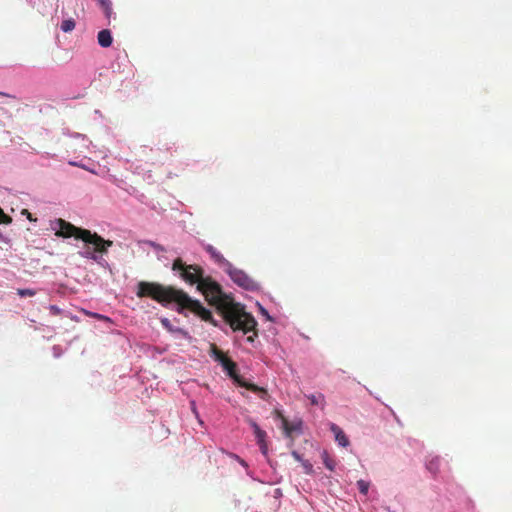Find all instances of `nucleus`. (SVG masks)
Wrapping results in <instances>:
<instances>
[{"instance_id": "1", "label": "nucleus", "mask_w": 512, "mask_h": 512, "mask_svg": "<svg viewBox=\"0 0 512 512\" xmlns=\"http://www.w3.org/2000/svg\"><path fill=\"white\" fill-rule=\"evenodd\" d=\"M197 289L202 292L206 300L214 305L221 313L225 322L233 331H241L244 334L252 333L247 336L248 342H254L258 336L257 321L247 313L243 307L235 303L223 291L219 283L214 281L210 276L205 277Z\"/></svg>"}, {"instance_id": "2", "label": "nucleus", "mask_w": 512, "mask_h": 512, "mask_svg": "<svg viewBox=\"0 0 512 512\" xmlns=\"http://www.w3.org/2000/svg\"><path fill=\"white\" fill-rule=\"evenodd\" d=\"M137 296L149 297L162 305L175 303L179 306V312L186 309L199 316L203 321L216 326L212 313L198 300L192 299L186 292L172 286H164L155 282L141 281L137 286Z\"/></svg>"}, {"instance_id": "3", "label": "nucleus", "mask_w": 512, "mask_h": 512, "mask_svg": "<svg viewBox=\"0 0 512 512\" xmlns=\"http://www.w3.org/2000/svg\"><path fill=\"white\" fill-rule=\"evenodd\" d=\"M172 270L180 272L181 278L191 285L197 284L199 286V282L205 278L204 271L200 266L187 265L180 258L174 260Z\"/></svg>"}, {"instance_id": "4", "label": "nucleus", "mask_w": 512, "mask_h": 512, "mask_svg": "<svg viewBox=\"0 0 512 512\" xmlns=\"http://www.w3.org/2000/svg\"><path fill=\"white\" fill-rule=\"evenodd\" d=\"M80 239L86 244L93 245V250L97 254L107 253L108 248H110L113 245V242L111 240H105L100 235H98L95 232L92 233L90 230L82 231Z\"/></svg>"}, {"instance_id": "5", "label": "nucleus", "mask_w": 512, "mask_h": 512, "mask_svg": "<svg viewBox=\"0 0 512 512\" xmlns=\"http://www.w3.org/2000/svg\"><path fill=\"white\" fill-rule=\"evenodd\" d=\"M224 270L229 274L232 281L240 287L245 289L253 287V280L244 271L235 268L231 263Z\"/></svg>"}, {"instance_id": "6", "label": "nucleus", "mask_w": 512, "mask_h": 512, "mask_svg": "<svg viewBox=\"0 0 512 512\" xmlns=\"http://www.w3.org/2000/svg\"><path fill=\"white\" fill-rule=\"evenodd\" d=\"M276 414L281 419L282 428L286 437L293 439L295 435L302 433L303 421L301 419L289 421L280 411H276Z\"/></svg>"}, {"instance_id": "7", "label": "nucleus", "mask_w": 512, "mask_h": 512, "mask_svg": "<svg viewBox=\"0 0 512 512\" xmlns=\"http://www.w3.org/2000/svg\"><path fill=\"white\" fill-rule=\"evenodd\" d=\"M56 224L59 229L56 231L55 234L58 237L69 238L73 236L76 239H80L81 232L87 231V229L76 227L70 222H67L63 219H58L56 221Z\"/></svg>"}, {"instance_id": "8", "label": "nucleus", "mask_w": 512, "mask_h": 512, "mask_svg": "<svg viewBox=\"0 0 512 512\" xmlns=\"http://www.w3.org/2000/svg\"><path fill=\"white\" fill-rule=\"evenodd\" d=\"M220 363L223 368L227 371L228 375L238 382L241 378L236 373V364L225 354H221Z\"/></svg>"}, {"instance_id": "9", "label": "nucleus", "mask_w": 512, "mask_h": 512, "mask_svg": "<svg viewBox=\"0 0 512 512\" xmlns=\"http://www.w3.org/2000/svg\"><path fill=\"white\" fill-rule=\"evenodd\" d=\"M205 250L210 254L211 258L224 269L230 264V262L212 245H207Z\"/></svg>"}, {"instance_id": "10", "label": "nucleus", "mask_w": 512, "mask_h": 512, "mask_svg": "<svg viewBox=\"0 0 512 512\" xmlns=\"http://www.w3.org/2000/svg\"><path fill=\"white\" fill-rule=\"evenodd\" d=\"M330 430L333 432L335 436V440L338 442L339 445L346 447L349 445V440L347 436L345 435L344 431L336 424L332 423L330 425Z\"/></svg>"}, {"instance_id": "11", "label": "nucleus", "mask_w": 512, "mask_h": 512, "mask_svg": "<svg viewBox=\"0 0 512 512\" xmlns=\"http://www.w3.org/2000/svg\"><path fill=\"white\" fill-rule=\"evenodd\" d=\"M249 423L251 424L253 430H254V434H255V437L261 447V450L263 453H266V445H265V442H264V439L266 437V432L263 431L258 425L257 423H255L254 421L252 420H249Z\"/></svg>"}, {"instance_id": "12", "label": "nucleus", "mask_w": 512, "mask_h": 512, "mask_svg": "<svg viewBox=\"0 0 512 512\" xmlns=\"http://www.w3.org/2000/svg\"><path fill=\"white\" fill-rule=\"evenodd\" d=\"M97 40L101 47H103V48L110 47L113 42V38H112L110 30H108V29L101 30L97 35Z\"/></svg>"}, {"instance_id": "13", "label": "nucleus", "mask_w": 512, "mask_h": 512, "mask_svg": "<svg viewBox=\"0 0 512 512\" xmlns=\"http://www.w3.org/2000/svg\"><path fill=\"white\" fill-rule=\"evenodd\" d=\"M237 383L240 386L245 387L246 389H248V390H250L252 392L260 393V397L262 399H265V397L267 396V391L264 388L258 387L255 384L247 383L246 381H244L242 379H240Z\"/></svg>"}, {"instance_id": "14", "label": "nucleus", "mask_w": 512, "mask_h": 512, "mask_svg": "<svg viewBox=\"0 0 512 512\" xmlns=\"http://www.w3.org/2000/svg\"><path fill=\"white\" fill-rule=\"evenodd\" d=\"M440 458L438 456L430 457L426 462V468L434 475L439 472Z\"/></svg>"}, {"instance_id": "15", "label": "nucleus", "mask_w": 512, "mask_h": 512, "mask_svg": "<svg viewBox=\"0 0 512 512\" xmlns=\"http://www.w3.org/2000/svg\"><path fill=\"white\" fill-rule=\"evenodd\" d=\"M97 2L103 9L105 16L109 19L113 13L111 1L110 0H97Z\"/></svg>"}, {"instance_id": "16", "label": "nucleus", "mask_w": 512, "mask_h": 512, "mask_svg": "<svg viewBox=\"0 0 512 512\" xmlns=\"http://www.w3.org/2000/svg\"><path fill=\"white\" fill-rule=\"evenodd\" d=\"M76 22L74 19H66L61 23V30L65 33L71 32L75 29Z\"/></svg>"}, {"instance_id": "17", "label": "nucleus", "mask_w": 512, "mask_h": 512, "mask_svg": "<svg viewBox=\"0 0 512 512\" xmlns=\"http://www.w3.org/2000/svg\"><path fill=\"white\" fill-rule=\"evenodd\" d=\"M307 398L310 400L312 405H322V406H324V404H325L324 395L321 394V393L311 394V395L307 396Z\"/></svg>"}, {"instance_id": "18", "label": "nucleus", "mask_w": 512, "mask_h": 512, "mask_svg": "<svg viewBox=\"0 0 512 512\" xmlns=\"http://www.w3.org/2000/svg\"><path fill=\"white\" fill-rule=\"evenodd\" d=\"M321 456L325 467L333 471L335 469V461L332 458H330L327 451H323Z\"/></svg>"}, {"instance_id": "19", "label": "nucleus", "mask_w": 512, "mask_h": 512, "mask_svg": "<svg viewBox=\"0 0 512 512\" xmlns=\"http://www.w3.org/2000/svg\"><path fill=\"white\" fill-rule=\"evenodd\" d=\"M357 486H358L360 493L363 495H366L368 493L370 484H369V482L361 479V480L357 481Z\"/></svg>"}, {"instance_id": "20", "label": "nucleus", "mask_w": 512, "mask_h": 512, "mask_svg": "<svg viewBox=\"0 0 512 512\" xmlns=\"http://www.w3.org/2000/svg\"><path fill=\"white\" fill-rule=\"evenodd\" d=\"M17 294L21 297H33L36 295V291L33 289H18Z\"/></svg>"}, {"instance_id": "21", "label": "nucleus", "mask_w": 512, "mask_h": 512, "mask_svg": "<svg viewBox=\"0 0 512 512\" xmlns=\"http://www.w3.org/2000/svg\"><path fill=\"white\" fill-rule=\"evenodd\" d=\"M12 222V218L5 214L2 208L0 207V224H10Z\"/></svg>"}, {"instance_id": "22", "label": "nucleus", "mask_w": 512, "mask_h": 512, "mask_svg": "<svg viewBox=\"0 0 512 512\" xmlns=\"http://www.w3.org/2000/svg\"><path fill=\"white\" fill-rule=\"evenodd\" d=\"M83 256L92 260L97 261L98 260V254L92 249L87 248L86 251L83 253Z\"/></svg>"}, {"instance_id": "23", "label": "nucleus", "mask_w": 512, "mask_h": 512, "mask_svg": "<svg viewBox=\"0 0 512 512\" xmlns=\"http://www.w3.org/2000/svg\"><path fill=\"white\" fill-rule=\"evenodd\" d=\"M301 463L305 473L311 474L313 472V465L308 460H303Z\"/></svg>"}, {"instance_id": "24", "label": "nucleus", "mask_w": 512, "mask_h": 512, "mask_svg": "<svg viewBox=\"0 0 512 512\" xmlns=\"http://www.w3.org/2000/svg\"><path fill=\"white\" fill-rule=\"evenodd\" d=\"M49 310H50L51 314H53V315H60L61 314V309L58 306H56V305H51L49 307Z\"/></svg>"}, {"instance_id": "25", "label": "nucleus", "mask_w": 512, "mask_h": 512, "mask_svg": "<svg viewBox=\"0 0 512 512\" xmlns=\"http://www.w3.org/2000/svg\"><path fill=\"white\" fill-rule=\"evenodd\" d=\"M191 407H192V411H193V413L195 414V416H196L197 418H199V414H198V412H197V410H196V406H195V402H194V401H192V402H191ZM198 420H199V423H200V424H202V423H203L200 419H198Z\"/></svg>"}, {"instance_id": "26", "label": "nucleus", "mask_w": 512, "mask_h": 512, "mask_svg": "<svg viewBox=\"0 0 512 512\" xmlns=\"http://www.w3.org/2000/svg\"><path fill=\"white\" fill-rule=\"evenodd\" d=\"M292 456H293V458H294L296 461H299V462H302V461H303V459H302L301 455H300L298 452H296V451H292Z\"/></svg>"}, {"instance_id": "27", "label": "nucleus", "mask_w": 512, "mask_h": 512, "mask_svg": "<svg viewBox=\"0 0 512 512\" xmlns=\"http://www.w3.org/2000/svg\"><path fill=\"white\" fill-rule=\"evenodd\" d=\"M215 353H216V359L220 362L221 354H224V353L221 351H218V350Z\"/></svg>"}, {"instance_id": "28", "label": "nucleus", "mask_w": 512, "mask_h": 512, "mask_svg": "<svg viewBox=\"0 0 512 512\" xmlns=\"http://www.w3.org/2000/svg\"><path fill=\"white\" fill-rule=\"evenodd\" d=\"M24 212L28 214V218L32 220L30 213H28L27 209H24Z\"/></svg>"}, {"instance_id": "29", "label": "nucleus", "mask_w": 512, "mask_h": 512, "mask_svg": "<svg viewBox=\"0 0 512 512\" xmlns=\"http://www.w3.org/2000/svg\"><path fill=\"white\" fill-rule=\"evenodd\" d=\"M0 240H2V234L0 233Z\"/></svg>"}, {"instance_id": "30", "label": "nucleus", "mask_w": 512, "mask_h": 512, "mask_svg": "<svg viewBox=\"0 0 512 512\" xmlns=\"http://www.w3.org/2000/svg\"><path fill=\"white\" fill-rule=\"evenodd\" d=\"M0 95H5V94L0 92Z\"/></svg>"}]
</instances>
